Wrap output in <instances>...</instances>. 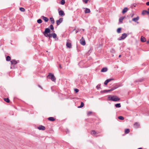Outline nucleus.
I'll list each match as a JSON object with an SVG mask.
<instances>
[{
  "mask_svg": "<svg viewBox=\"0 0 149 149\" xmlns=\"http://www.w3.org/2000/svg\"><path fill=\"white\" fill-rule=\"evenodd\" d=\"M120 99L116 95H108L107 98L108 101H112L113 102H117L120 100Z\"/></svg>",
  "mask_w": 149,
  "mask_h": 149,
  "instance_id": "nucleus-1",
  "label": "nucleus"
},
{
  "mask_svg": "<svg viewBox=\"0 0 149 149\" xmlns=\"http://www.w3.org/2000/svg\"><path fill=\"white\" fill-rule=\"evenodd\" d=\"M51 30L49 29H45V31L42 32L45 36L49 38H51L52 37V34L50 33Z\"/></svg>",
  "mask_w": 149,
  "mask_h": 149,
  "instance_id": "nucleus-2",
  "label": "nucleus"
},
{
  "mask_svg": "<svg viewBox=\"0 0 149 149\" xmlns=\"http://www.w3.org/2000/svg\"><path fill=\"white\" fill-rule=\"evenodd\" d=\"M47 79H51L53 81L56 82V77L54 76V74L52 73H49L48 75L47 76Z\"/></svg>",
  "mask_w": 149,
  "mask_h": 149,
  "instance_id": "nucleus-3",
  "label": "nucleus"
},
{
  "mask_svg": "<svg viewBox=\"0 0 149 149\" xmlns=\"http://www.w3.org/2000/svg\"><path fill=\"white\" fill-rule=\"evenodd\" d=\"M10 63L11 65V66L10 67V68L12 69L15 68V67L14 65L18 63V62L15 59H12L10 61Z\"/></svg>",
  "mask_w": 149,
  "mask_h": 149,
  "instance_id": "nucleus-4",
  "label": "nucleus"
},
{
  "mask_svg": "<svg viewBox=\"0 0 149 149\" xmlns=\"http://www.w3.org/2000/svg\"><path fill=\"white\" fill-rule=\"evenodd\" d=\"M127 33H124L122 34L121 36L118 38V40H121L125 39L127 36Z\"/></svg>",
  "mask_w": 149,
  "mask_h": 149,
  "instance_id": "nucleus-5",
  "label": "nucleus"
},
{
  "mask_svg": "<svg viewBox=\"0 0 149 149\" xmlns=\"http://www.w3.org/2000/svg\"><path fill=\"white\" fill-rule=\"evenodd\" d=\"M80 43L83 45H85L86 44L85 41L83 36H82L80 40Z\"/></svg>",
  "mask_w": 149,
  "mask_h": 149,
  "instance_id": "nucleus-6",
  "label": "nucleus"
},
{
  "mask_svg": "<svg viewBox=\"0 0 149 149\" xmlns=\"http://www.w3.org/2000/svg\"><path fill=\"white\" fill-rule=\"evenodd\" d=\"M63 18H60L58 20H57L56 21V24H57V26H58L60 25V24L63 21Z\"/></svg>",
  "mask_w": 149,
  "mask_h": 149,
  "instance_id": "nucleus-7",
  "label": "nucleus"
},
{
  "mask_svg": "<svg viewBox=\"0 0 149 149\" xmlns=\"http://www.w3.org/2000/svg\"><path fill=\"white\" fill-rule=\"evenodd\" d=\"M114 80V79L113 78H110L108 79L105 81L104 82V85H107V84L109 82Z\"/></svg>",
  "mask_w": 149,
  "mask_h": 149,
  "instance_id": "nucleus-8",
  "label": "nucleus"
},
{
  "mask_svg": "<svg viewBox=\"0 0 149 149\" xmlns=\"http://www.w3.org/2000/svg\"><path fill=\"white\" fill-rule=\"evenodd\" d=\"M37 128L40 130H45V127L44 126L40 125L37 127Z\"/></svg>",
  "mask_w": 149,
  "mask_h": 149,
  "instance_id": "nucleus-9",
  "label": "nucleus"
},
{
  "mask_svg": "<svg viewBox=\"0 0 149 149\" xmlns=\"http://www.w3.org/2000/svg\"><path fill=\"white\" fill-rule=\"evenodd\" d=\"M58 13L59 15L61 17H63L65 15L64 11L62 10L59 11Z\"/></svg>",
  "mask_w": 149,
  "mask_h": 149,
  "instance_id": "nucleus-10",
  "label": "nucleus"
},
{
  "mask_svg": "<svg viewBox=\"0 0 149 149\" xmlns=\"http://www.w3.org/2000/svg\"><path fill=\"white\" fill-rule=\"evenodd\" d=\"M112 90L111 88L109 90H102L100 91V93H105L107 92L112 91Z\"/></svg>",
  "mask_w": 149,
  "mask_h": 149,
  "instance_id": "nucleus-11",
  "label": "nucleus"
},
{
  "mask_svg": "<svg viewBox=\"0 0 149 149\" xmlns=\"http://www.w3.org/2000/svg\"><path fill=\"white\" fill-rule=\"evenodd\" d=\"M41 18L45 22H47L49 21V19L47 17L44 16H42Z\"/></svg>",
  "mask_w": 149,
  "mask_h": 149,
  "instance_id": "nucleus-12",
  "label": "nucleus"
},
{
  "mask_svg": "<svg viewBox=\"0 0 149 149\" xmlns=\"http://www.w3.org/2000/svg\"><path fill=\"white\" fill-rule=\"evenodd\" d=\"M139 16L137 17H136L132 19V21L136 22L137 24L139 23L138 22H137V21L139 19Z\"/></svg>",
  "mask_w": 149,
  "mask_h": 149,
  "instance_id": "nucleus-13",
  "label": "nucleus"
},
{
  "mask_svg": "<svg viewBox=\"0 0 149 149\" xmlns=\"http://www.w3.org/2000/svg\"><path fill=\"white\" fill-rule=\"evenodd\" d=\"M128 10V8L127 7H125L122 11V13L124 14L127 12Z\"/></svg>",
  "mask_w": 149,
  "mask_h": 149,
  "instance_id": "nucleus-14",
  "label": "nucleus"
},
{
  "mask_svg": "<svg viewBox=\"0 0 149 149\" xmlns=\"http://www.w3.org/2000/svg\"><path fill=\"white\" fill-rule=\"evenodd\" d=\"M142 15H144L145 14H147L148 15H149V11L146 10H143L142 13Z\"/></svg>",
  "mask_w": 149,
  "mask_h": 149,
  "instance_id": "nucleus-15",
  "label": "nucleus"
},
{
  "mask_svg": "<svg viewBox=\"0 0 149 149\" xmlns=\"http://www.w3.org/2000/svg\"><path fill=\"white\" fill-rule=\"evenodd\" d=\"M140 40L142 42H145L146 41V39L144 37L141 36L140 38Z\"/></svg>",
  "mask_w": 149,
  "mask_h": 149,
  "instance_id": "nucleus-16",
  "label": "nucleus"
},
{
  "mask_svg": "<svg viewBox=\"0 0 149 149\" xmlns=\"http://www.w3.org/2000/svg\"><path fill=\"white\" fill-rule=\"evenodd\" d=\"M144 80V78L143 77L140 79H138V80L135 81L134 82H142V81H143Z\"/></svg>",
  "mask_w": 149,
  "mask_h": 149,
  "instance_id": "nucleus-17",
  "label": "nucleus"
},
{
  "mask_svg": "<svg viewBox=\"0 0 149 149\" xmlns=\"http://www.w3.org/2000/svg\"><path fill=\"white\" fill-rule=\"evenodd\" d=\"M46 29H49L50 30H52L53 31H54V28L53 25L52 24H51L49 27L48 28H46Z\"/></svg>",
  "mask_w": 149,
  "mask_h": 149,
  "instance_id": "nucleus-18",
  "label": "nucleus"
},
{
  "mask_svg": "<svg viewBox=\"0 0 149 149\" xmlns=\"http://www.w3.org/2000/svg\"><path fill=\"white\" fill-rule=\"evenodd\" d=\"M108 70V68L106 67H104L101 70V72H105Z\"/></svg>",
  "mask_w": 149,
  "mask_h": 149,
  "instance_id": "nucleus-19",
  "label": "nucleus"
},
{
  "mask_svg": "<svg viewBox=\"0 0 149 149\" xmlns=\"http://www.w3.org/2000/svg\"><path fill=\"white\" fill-rule=\"evenodd\" d=\"M91 134L93 135L94 136H96V134H97L95 130H92L91 131Z\"/></svg>",
  "mask_w": 149,
  "mask_h": 149,
  "instance_id": "nucleus-20",
  "label": "nucleus"
},
{
  "mask_svg": "<svg viewBox=\"0 0 149 149\" xmlns=\"http://www.w3.org/2000/svg\"><path fill=\"white\" fill-rule=\"evenodd\" d=\"M67 47L69 48H71V47L72 45L71 43L69 42H67L66 44Z\"/></svg>",
  "mask_w": 149,
  "mask_h": 149,
  "instance_id": "nucleus-21",
  "label": "nucleus"
},
{
  "mask_svg": "<svg viewBox=\"0 0 149 149\" xmlns=\"http://www.w3.org/2000/svg\"><path fill=\"white\" fill-rule=\"evenodd\" d=\"M47 119L51 121H53L55 120V119L53 117H49Z\"/></svg>",
  "mask_w": 149,
  "mask_h": 149,
  "instance_id": "nucleus-22",
  "label": "nucleus"
},
{
  "mask_svg": "<svg viewBox=\"0 0 149 149\" xmlns=\"http://www.w3.org/2000/svg\"><path fill=\"white\" fill-rule=\"evenodd\" d=\"M125 17L124 16V17H121L119 19V22L120 23H122L123 22V21L125 19Z\"/></svg>",
  "mask_w": 149,
  "mask_h": 149,
  "instance_id": "nucleus-23",
  "label": "nucleus"
},
{
  "mask_svg": "<svg viewBox=\"0 0 149 149\" xmlns=\"http://www.w3.org/2000/svg\"><path fill=\"white\" fill-rule=\"evenodd\" d=\"M49 19L51 21L52 24H54L55 23V21L54 18L52 17L50 18Z\"/></svg>",
  "mask_w": 149,
  "mask_h": 149,
  "instance_id": "nucleus-24",
  "label": "nucleus"
},
{
  "mask_svg": "<svg viewBox=\"0 0 149 149\" xmlns=\"http://www.w3.org/2000/svg\"><path fill=\"white\" fill-rule=\"evenodd\" d=\"M85 13H89L91 12L90 10L88 8H85Z\"/></svg>",
  "mask_w": 149,
  "mask_h": 149,
  "instance_id": "nucleus-25",
  "label": "nucleus"
},
{
  "mask_svg": "<svg viewBox=\"0 0 149 149\" xmlns=\"http://www.w3.org/2000/svg\"><path fill=\"white\" fill-rule=\"evenodd\" d=\"M115 107L116 108H120L121 107L120 103H117L115 105Z\"/></svg>",
  "mask_w": 149,
  "mask_h": 149,
  "instance_id": "nucleus-26",
  "label": "nucleus"
},
{
  "mask_svg": "<svg viewBox=\"0 0 149 149\" xmlns=\"http://www.w3.org/2000/svg\"><path fill=\"white\" fill-rule=\"evenodd\" d=\"M122 28L121 27L117 29V32L118 33H120L121 32V30H122Z\"/></svg>",
  "mask_w": 149,
  "mask_h": 149,
  "instance_id": "nucleus-27",
  "label": "nucleus"
},
{
  "mask_svg": "<svg viewBox=\"0 0 149 149\" xmlns=\"http://www.w3.org/2000/svg\"><path fill=\"white\" fill-rule=\"evenodd\" d=\"M84 104L83 102H81V105L80 106L78 107V108H81L84 107Z\"/></svg>",
  "mask_w": 149,
  "mask_h": 149,
  "instance_id": "nucleus-28",
  "label": "nucleus"
},
{
  "mask_svg": "<svg viewBox=\"0 0 149 149\" xmlns=\"http://www.w3.org/2000/svg\"><path fill=\"white\" fill-rule=\"evenodd\" d=\"M52 37L54 38H56L57 35L56 33H52Z\"/></svg>",
  "mask_w": 149,
  "mask_h": 149,
  "instance_id": "nucleus-29",
  "label": "nucleus"
},
{
  "mask_svg": "<svg viewBox=\"0 0 149 149\" xmlns=\"http://www.w3.org/2000/svg\"><path fill=\"white\" fill-rule=\"evenodd\" d=\"M6 61H10L11 60V57L9 56H7L6 57Z\"/></svg>",
  "mask_w": 149,
  "mask_h": 149,
  "instance_id": "nucleus-30",
  "label": "nucleus"
},
{
  "mask_svg": "<svg viewBox=\"0 0 149 149\" xmlns=\"http://www.w3.org/2000/svg\"><path fill=\"white\" fill-rule=\"evenodd\" d=\"M4 100L7 103H9L10 102V100L8 98H4Z\"/></svg>",
  "mask_w": 149,
  "mask_h": 149,
  "instance_id": "nucleus-31",
  "label": "nucleus"
},
{
  "mask_svg": "<svg viewBox=\"0 0 149 149\" xmlns=\"http://www.w3.org/2000/svg\"><path fill=\"white\" fill-rule=\"evenodd\" d=\"M65 3V0H61L60 2V3L62 5H64Z\"/></svg>",
  "mask_w": 149,
  "mask_h": 149,
  "instance_id": "nucleus-32",
  "label": "nucleus"
},
{
  "mask_svg": "<svg viewBox=\"0 0 149 149\" xmlns=\"http://www.w3.org/2000/svg\"><path fill=\"white\" fill-rule=\"evenodd\" d=\"M130 132V130L129 129H126L125 130V132L126 134H128Z\"/></svg>",
  "mask_w": 149,
  "mask_h": 149,
  "instance_id": "nucleus-33",
  "label": "nucleus"
},
{
  "mask_svg": "<svg viewBox=\"0 0 149 149\" xmlns=\"http://www.w3.org/2000/svg\"><path fill=\"white\" fill-rule=\"evenodd\" d=\"M118 118L119 119L121 120H123L124 119V118L122 116H118Z\"/></svg>",
  "mask_w": 149,
  "mask_h": 149,
  "instance_id": "nucleus-34",
  "label": "nucleus"
},
{
  "mask_svg": "<svg viewBox=\"0 0 149 149\" xmlns=\"http://www.w3.org/2000/svg\"><path fill=\"white\" fill-rule=\"evenodd\" d=\"M134 125L136 128H137L139 126V124L138 123L136 122L134 123Z\"/></svg>",
  "mask_w": 149,
  "mask_h": 149,
  "instance_id": "nucleus-35",
  "label": "nucleus"
},
{
  "mask_svg": "<svg viewBox=\"0 0 149 149\" xmlns=\"http://www.w3.org/2000/svg\"><path fill=\"white\" fill-rule=\"evenodd\" d=\"M42 20L41 19H39L37 20V22L39 24H40L42 22Z\"/></svg>",
  "mask_w": 149,
  "mask_h": 149,
  "instance_id": "nucleus-36",
  "label": "nucleus"
},
{
  "mask_svg": "<svg viewBox=\"0 0 149 149\" xmlns=\"http://www.w3.org/2000/svg\"><path fill=\"white\" fill-rule=\"evenodd\" d=\"M19 10L22 12H24L25 11V9L23 7H20L19 8Z\"/></svg>",
  "mask_w": 149,
  "mask_h": 149,
  "instance_id": "nucleus-37",
  "label": "nucleus"
},
{
  "mask_svg": "<svg viewBox=\"0 0 149 149\" xmlns=\"http://www.w3.org/2000/svg\"><path fill=\"white\" fill-rule=\"evenodd\" d=\"M122 85H118V84H116L115 86V88H116V89H117V88H118V87L121 86Z\"/></svg>",
  "mask_w": 149,
  "mask_h": 149,
  "instance_id": "nucleus-38",
  "label": "nucleus"
},
{
  "mask_svg": "<svg viewBox=\"0 0 149 149\" xmlns=\"http://www.w3.org/2000/svg\"><path fill=\"white\" fill-rule=\"evenodd\" d=\"M75 93H77L79 91V90L77 88H74V89Z\"/></svg>",
  "mask_w": 149,
  "mask_h": 149,
  "instance_id": "nucleus-39",
  "label": "nucleus"
},
{
  "mask_svg": "<svg viewBox=\"0 0 149 149\" xmlns=\"http://www.w3.org/2000/svg\"><path fill=\"white\" fill-rule=\"evenodd\" d=\"M89 0H83L82 1L85 3H87Z\"/></svg>",
  "mask_w": 149,
  "mask_h": 149,
  "instance_id": "nucleus-40",
  "label": "nucleus"
},
{
  "mask_svg": "<svg viewBox=\"0 0 149 149\" xmlns=\"http://www.w3.org/2000/svg\"><path fill=\"white\" fill-rule=\"evenodd\" d=\"M91 113H92V112L91 111H88V113H87V115L88 116H90V115L91 114Z\"/></svg>",
  "mask_w": 149,
  "mask_h": 149,
  "instance_id": "nucleus-41",
  "label": "nucleus"
},
{
  "mask_svg": "<svg viewBox=\"0 0 149 149\" xmlns=\"http://www.w3.org/2000/svg\"><path fill=\"white\" fill-rule=\"evenodd\" d=\"M92 49L91 48L88 52V53H91L92 51Z\"/></svg>",
  "mask_w": 149,
  "mask_h": 149,
  "instance_id": "nucleus-42",
  "label": "nucleus"
},
{
  "mask_svg": "<svg viewBox=\"0 0 149 149\" xmlns=\"http://www.w3.org/2000/svg\"><path fill=\"white\" fill-rule=\"evenodd\" d=\"M100 84H98L97 86L96 87L97 89H98L99 88H100Z\"/></svg>",
  "mask_w": 149,
  "mask_h": 149,
  "instance_id": "nucleus-43",
  "label": "nucleus"
},
{
  "mask_svg": "<svg viewBox=\"0 0 149 149\" xmlns=\"http://www.w3.org/2000/svg\"><path fill=\"white\" fill-rule=\"evenodd\" d=\"M65 132H66V133L68 134V133H69L70 131H69V130L68 129H66V130L65 131Z\"/></svg>",
  "mask_w": 149,
  "mask_h": 149,
  "instance_id": "nucleus-44",
  "label": "nucleus"
},
{
  "mask_svg": "<svg viewBox=\"0 0 149 149\" xmlns=\"http://www.w3.org/2000/svg\"><path fill=\"white\" fill-rule=\"evenodd\" d=\"M111 89L112 90V91H113L114 90L116 89V88H115V87L114 86L113 87L111 88Z\"/></svg>",
  "mask_w": 149,
  "mask_h": 149,
  "instance_id": "nucleus-45",
  "label": "nucleus"
},
{
  "mask_svg": "<svg viewBox=\"0 0 149 149\" xmlns=\"http://www.w3.org/2000/svg\"><path fill=\"white\" fill-rule=\"evenodd\" d=\"M146 4L147 6H149V1L147 2Z\"/></svg>",
  "mask_w": 149,
  "mask_h": 149,
  "instance_id": "nucleus-46",
  "label": "nucleus"
},
{
  "mask_svg": "<svg viewBox=\"0 0 149 149\" xmlns=\"http://www.w3.org/2000/svg\"><path fill=\"white\" fill-rule=\"evenodd\" d=\"M38 86L39 88H40L41 89H42V88L40 85H38Z\"/></svg>",
  "mask_w": 149,
  "mask_h": 149,
  "instance_id": "nucleus-47",
  "label": "nucleus"
},
{
  "mask_svg": "<svg viewBox=\"0 0 149 149\" xmlns=\"http://www.w3.org/2000/svg\"><path fill=\"white\" fill-rule=\"evenodd\" d=\"M131 15V17H133L134 15V13H133V14H131V15Z\"/></svg>",
  "mask_w": 149,
  "mask_h": 149,
  "instance_id": "nucleus-48",
  "label": "nucleus"
},
{
  "mask_svg": "<svg viewBox=\"0 0 149 149\" xmlns=\"http://www.w3.org/2000/svg\"><path fill=\"white\" fill-rule=\"evenodd\" d=\"M59 68H61V64L59 65Z\"/></svg>",
  "mask_w": 149,
  "mask_h": 149,
  "instance_id": "nucleus-49",
  "label": "nucleus"
},
{
  "mask_svg": "<svg viewBox=\"0 0 149 149\" xmlns=\"http://www.w3.org/2000/svg\"><path fill=\"white\" fill-rule=\"evenodd\" d=\"M146 43L147 44H149V40L147 41Z\"/></svg>",
  "mask_w": 149,
  "mask_h": 149,
  "instance_id": "nucleus-50",
  "label": "nucleus"
},
{
  "mask_svg": "<svg viewBox=\"0 0 149 149\" xmlns=\"http://www.w3.org/2000/svg\"><path fill=\"white\" fill-rule=\"evenodd\" d=\"M78 32V31L76 30L75 32L76 33H77Z\"/></svg>",
  "mask_w": 149,
  "mask_h": 149,
  "instance_id": "nucleus-51",
  "label": "nucleus"
},
{
  "mask_svg": "<svg viewBox=\"0 0 149 149\" xmlns=\"http://www.w3.org/2000/svg\"><path fill=\"white\" fill-rule=\"evenodd\" d=\"M121 56V55H119V56H118V58H120Z\"/></svg>",
  "mask_w": 149,
  "mask_h": 149,
  "instance_id": "nucleus-52",
  "label": "nucleus"
},
{
  "mask_svg": "<svg viewBox=\"0 0 149 149\" xmlns=\"http://www.w3.org/2000/svg\"><path fill=\"white\" fill-rule=\"evenodd\" d=\"M137 149H143V148H138Z\"/></svg>",
  "mask_w": 149,
  "mask_h": 149,
  "instance_id": "nucleus-53",
  "label": "nucleus"
},
{
  "mask_svg": "<svg viewBox=\"0 0 149 149\" xmlns=\"http://www.w3.org/2000/svg\"><path fill=\"white\" fill-rule=\"evenodd\" d=\"M77 30L78 31V32L80 30H79L78 29Z\"/></svg>",
  "mask_w": 149,
  "mask_h": 149,
  "instance_id": "nucleus-54",
  "label": "nucleus"
},
{
  "mask_svg": "<svg viewBox=\"0 0 149 149\" xmlns=\"http://www.w3.org/2000/svg\"><path fill=\"white\" fill-rule=\"evenodd\" d=\"M51 39V38H49V40H50Z\"/></svg>",
  "mask_w": 149,
  "mask_h": 149,
  "instance_id": "nucleus-55",
  "label": "nucleus"
},
{
  "mask_svg": "<svg viewBox=\"0 0 149 149\" xmlns=\"http://www.w3.org/2000/svg\"><path fill=\"white\" fill-rule=\"evenodd\" d=\"M58 40V38H57V39H56V40Z\"/></svg>",
  "mask_w": 149,
  "mask_h": 149,
  "instance_id": "nucleus-56",
  "label": "nucleus"
},
{
  "mask_svg": "<svg viewBox=\"0 0 149 149\" xmlns=\"http://www.w3.org/2000/svg\"><path fill=\"white\" fill-rule=\"evenodd\" d=\"M17 61L18 62V63L19 62V60H18Z\"/></svg>",
  "mask_w": 149,
  "mask_h": 149,
  "instance_id": "nucleus-57",
  "label": "nucleus"
},
{
  "mask_svg": "<svg viewBox=\"0 0 149 149\" xmlns=\"http://www.w3.org/2000/svg\"><path fill=\"white\" fill-rule=\"evenodd\" d=\"M82 30L84 31V29H82Z\"/></svg>",
  "mask_w": 149,
  "mask_h": 149,
  "instance_id": "nucleus-58",
  "label": "nucleus"
},
{
  "mask_svg": "<svg viewBox=\"0 0 149 149\" xmlns=\"http://www.w3.org/2000/svg\"><path fill=\"white\" fill-rule=\"evenodd\" d=\"M127 35H128L129 34V33H127Z\"/></svg>",
  "mask_w": 149,
  "mask_h": 149,
  "instance_id": "nucleus-59",
  "label": "nucleus"
},
{
  "mask_svg": "<svg viewBox=\"0 0 149 149\" xmlns=\"http://www.w3.org/2000/svg\"><path fill=\"white\" fill-rule=\"evenodd\" d=\"M134 7H136V5H134Z\"/></svg>",
  "mask_w": 149,
  "mask_h": 149,
  "instance_id": "nucleus-60",
  "label": "nucleus"
},
{
  "mask_svg": "<svg viewBox=\"0 0 149 149\" xmlns=\"http://www.w3.org/2000/svg\"><path fill=\"white\" fill-rule=\"evenodd\" d=\"M148 10L149 11V8L148 9Z\"/></svg>",
  "mask_w": 149,
  "mask_h": 149,
  "instance_id": "nucleus-61",
  "label": "nucleus"
},
{
  "mask_svg": "<svg viewBox=\"0 0 149 149\" xmlns=\"http://www.w3.org/2000/svg\"><path fill=\"white\" fill-rule=\"evenodd\" d=\"M46 52H48V51H46Z\"/></svg>",
  "mask_w": 149,
  "mask_h": 149,
  "instance_id": "nucleus-62",
  "label": "nucleus"
}]
</instances>
